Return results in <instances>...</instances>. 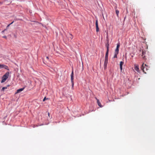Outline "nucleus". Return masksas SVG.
I'll return each mask as SVG.
<instances>
[{
    "mask_svg": "<svg viewBox=\"0 0 155 155\" xmlns=\"http://www.w3.org/2000/svg\"><path fill=\"white\" fill-rule=\"evenodd\" d=\"M118 53H115L114 52V58H117V54H118Z\"/></svg>",
    "mask_w": 155,
    "mask_h": 155,
    "instance_id": "nucleus-14",
    "label": "nucleus"
},
{
    "mask_svg": "<svg viewBox=\"0 0 155 155\" xmlns=\"http://www.w3.org/2000/svg\"><path fill=\"white\" fill-rule=\"evenodd\" d=\"M96 100L97 101V103L98 106L100 107H102V106L101 105L100 102L99 101V100L97 99V98H95Z\"/></svg>",
    "mask_w": 155,
    "mask_h": 155,
    "instance_id": "nucleus-10",
    "label": "nucleus"
},
{
    "mask_svg": "<svg viewBox=\"0 0 155 155\" xmlns=\"http://www.w3.org/2000/svg\"><path fill=\"white\" fill-rule=\"evenodd\" d=\"M148 66L146 64H144L143 63L141 67V69L145 73H146V71H147L148 69Z\"/></svg>",
    "mask_w": 155,
    "mask_h": 155,
    "instance_id": "nucleus-2",
    "label": "nucleus"
},
{
    "mask_svg": "<svg viewBox=\"0 0 155 155\" xmlns=\"http://www.w3.org/2000/svg\"><path fill=\"white\" fill-rule=\"evenodd\" d=\"M116 13L117 14V17H119L118 15H119V11L118 10H116Z\"/></svg>",
    "mask_w": 155,
    "mask_h": 155,
    "instance_id": "nucleus-13",
    "label": "nucleus"
},
{
    "mask_svg": "<svg viewBox=\"0 0 155 155\" xmlns=\"http://www.w3.org/2000/svg\"><path fill=\"white\" fill-rule=\"evenodd\" d=\"M48 116H49H49H50L49 113V112L48 113Z\"/></svg>",
    "mask_w": 155,
    "mask_h": 155,
    "instance_id": "nucleus-24",
    "label": "nucleus"
},
{
    "mask_svg": "<svg viewBox=\"0 0 155 155\" xmlns=\"http://www.w3.org/2000/svg\"><path fill=\"white\" fill-rule=\"evenodd\" d=\"M124 63V62L123 61H120V68L121 71H122V65Z\"/></svg>",
    "mask_w": 155,
    "mask_h": 155,
    "instance_id": "nucleus-11",
    "label": "nucleus"
},
{
    "mask_svg": "<svg viewBox=\"0 0 155 155\" xmlns=\"http://www.w3.org/2000/svg\"><path fill=\"white\" fill-rule=\"evenodd\" d=\"M71 82L72 83V86H73L74 85V73H73V71L72 70L71 74Z\"/></svg>",
    "mask_w": 155,
    "mask_h": 155,
    "instance_id": "nucleus-4",
    "label": "nucleus"
},
{
    "mask_svg": "<svg viewBox=\"0 0 155 155\" xmlns=\"http://www.w3.org/2000/svg\"><path fill=\"white\" fill-rule=\"evenodd\" d=\"M146 53V52L144 50L142 51V55L141 56L144 59H145V54Z\"/></svg>",
    "mask_w": 155,
    "mask_h": 155,
    "instance_id": "nucleus-9",
    "label": "nucleus"
},
{
    "mask_svg": "<svg viewBox=\"0 0 155 155\" xmlns=\"http://www.w3.org/2000/svg\"><path fill=\"white\" fill-rule=\"evenodd\" d=\"M3 38H7V37L5 36H3Z\"/></svg>",
    "mask_w": 155,
    "mask_h": 155,
    "instance_id": "nucleus-22",
    "label": "nucleus"
},
{
    "mask_svg": "<svg viewBox=\"0 0 155 155\" xmlns=\"http://www.w3.org/2000/svg\"><path fill=\"white\" fill-rule=\"evenodd\" d=\"M134 68L137 72H139V69L138 65L135 64L134 65Z\"/></svg>",
    "mask_w": 155,
    "mask_h": 155,
    "instance_id": "nucleus-7",
    "label": "nucleus"
},
{
    "mask_svg": "<svg viewBox=\"0 0 155 155\" xmlns=\"http://www.w3.org/2000/svg\"><path fill=\"white\" fill-rule=\"evenodd\" d=\"M46 58H47V59H48V57H46Z\"/></svg>",
    "mask_w": 155,
    "mask_h": 155,
    "instance_id": "nucleus-25",
    "label": "nucleus"
},
{
    "mask_svg": "<svg viewBox=\"0 0 155 155\" xmlns=\"http://www.w3.org/2000/svg\"><path fill=\"white\" fill-rule=\"evenodd\" d=\"M120 46V45L119 43H118L117 45L116 48H119Z\"/></svg>",
    "mask_w": 155,
    "mask_h": 155,
    "instance_id": "nucleus-18",
    "label": "nucleus"
},
{
    "mask_svg": "<svg viewBox=\"0 0 155 155\" xmlns=\"http://www.w3.org/2000/svg\"><path fill=\"white\" fill-rule=\"evenodd\" d=\"M46 99H48V98L46 99V97H45L43 99V101H45Z\"/></svg>",
    "mask_w": 155,
    "mask_h": 155,
    "instance_id": "nucleus-21",
    "label": "nucleus"
},
{
    "mask_svg": "<svg viewBox=\"0 0 155 155\" xmlns=\"http://www.w3.org/2000/svg\"><path fill=\"white\" fill-rule=\"evenodd\" d=\"M7 87H2V91H4L5 89H7Z\"/></svg>",
    "mask_w": 155,
    "mask_h": 155,
    "instance_id": "nucleus-19",
    "label": "nucleus"
},
{
    "mask_svg": "<svg viewBox=\"0 0 155 155\" xmlns=\"http://www.w3.org/2000/svg\"><path fill=\"white\" fill-rule=\"evenodd\" d=\"M24 88H25L24 87H23L22 88H21L20 89H18L17 90L16 92L15 93V94H17L18 93H20V92H21L22 91H23L24 90Z\"/></svg>",
    "mask_w": 155,
    "mask_h": 155,
    "instance_id": "nucleus-8",
    "label": "nucleus"
},
{
    "mask_svg": "<svg viewBox=\"0 0 155 155\" xmlns=\"http://www.w3.org/2000/svg\"><path fill=\"white\" fill-rule=\"evenodd\" d=\"M95 25L96 27V31L97 32H98L99 31V28L98 26V21L97 19L96 20Z\"/></svg>",
    "mask_w": 155,
    "mask_h": 155,
    "instance_id": "nucleus-5",
    "label": "nucleus"
},
{
    "mask_svg": "<svg viewBox=\"0 0 155 155\" xmlns=\"http://www.w3.org/2000/svg\"><path fill=\"white\" fill-rule=\"evenodd\" d=\"M108 52H109V50H107V52L106 53L105 58H108Z\"/></svg>",
    "mask_w": 155,
    "mask_h": 155,
    "instance_id": "nucleus-12",
    "label": "nucleus"
},
{
    "mask_svg": "<svg viewBox=\"0 0 155 155\" xmlns=\"http://www.w3.org/2000/svg\"><path fill=\"white\" fill-rule=\"evenodd\" d=\"M118 52H119V49L117 48H116V49L115 50V52L116 53H118Z\"/></svg>",
    "mask_w": 155,
    "mask_h": 155,
    "instance_id": "nucleus-15",
    "label": "nucleus"
},
{
    "mask_svg": "<svg viewBox=\"0 0 155 155\" xmlns=\"http://www.w3.org/2000/svg\"><path fill=\"white\" fill-rule=\"evenodd\" d=\"M6 30V29H4L3 31H2V32H4V31Z\"/></svg>",
    "mask_w": 155,
    "mask_h": 155,
    "instance_id": "nucleus-23",
    "label": "nucleus"
},
{
    "mask_svg": "<svg viewBox=\"0 0 155 155\" xmlns=\"http://www.w3.org/2000/svg\"><path fill=\"white\" fill-rule=\"evenodd\" d=\"M9 75V72H7L2 77V80L1 81V83L5 82L6 79L8 78Z\"/></svg>",
    "mask_w": 155,
    "mask_h": 155,
    "instance_id": "nucleus-1",
    "label": "nucleus"
},
{
    "mask_svg": "<svg viewBox=\"0 0 155 155\" xmlns=\"http://www.w3.org/2000/svg\"><path fill=\"white\" fill-rule=\"evenodd\" d=\"M109 45L108 42L106 45V48H107V50L108 49L109 50Z\"/></svg>",
    "mask_w": 155,
    "mask_h": 155,
    "instance_id": "nucleus-16",
    "label": "nucleus"
},
{
    "mask_svg": "<svg viewBox=\"0 0 155 155\" xmlns=\"http://www.w3.org/2000/svg\"><path fill=\"white\" fill-rule=\"evenodd\" d=\"M69 37L71 39H72L73 38V36L71 34H69Z\"/></svg>",
    "mask_w": 155,
    "mask_h": 155,
    "instance_id": "nucleus-17",
    "label": "nucleus"
},
{
    "mask_svg": "<svg viewBox=\"0 0 155 155\" xmlns=\"http://www.w3.org/2000/svg\"><path fill=\"white\" fill-rule=\"evenodd\" d=\"M108 58H105L104 63V68L105 70L107 67V65L108 63Z\"/></svg>",
    "mask_w": 155,
    "mask_h": 155,
    "instance_id": "nucleus-3",
    "label": "nucleus"
},
{
    "mask_svg": "<svg viewBox=\"0 0 155 155\" xmlns=\"http://www.w3.org/2000/svg\"><path fill=\"white\" fill-rule=\"evenodd\" d=\"M14 22V21H12L11 23L10 24H9V25H7V28L9 26L11 25Z\"/></svg>",
    "mask_w": 155,
    "mask_h": 155,
    "instance_id": "nucleus-20",
    "label": "nucleus"
},
{
    "mask_svg": "<svg viewBox=\"0 0 155 155\" xmlns=\"http://www.w3.org/2000/svg\"><path fill=\"white\" fill-rule=\"evenodd\" d=\"M4 68L6 69H7L8 70V67L7 66L4 65V64H0V69L2 68Z\"/></svg>",
    "mask_w": 155,
    "mask_h": 155,
    "instance_id": "nucleus-6",
    "label": "nucleus"
}]
</instances>
